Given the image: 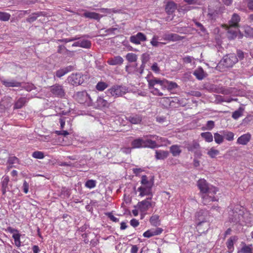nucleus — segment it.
Instances as JSON below:
<instances>
[{
  "label": "nucleus",
  "instance_id": "obj_10",
  "mask_svg": "<svg viewBox=\"0 0 253 253\" xmlns=\"http://www.w3.org/2000/svg\"><path fill=\"white\" fill-rule=\"evenodd\" d=\"M50 92L54 96L60 98L64 97L66 94L63 86L59 84L51 86Z\"/></svg>",
  "mask_w": 253,
  "mask_h": 253
},
{
  "label": "nucleus",
  "instance_id": "obj_25",
  "mask_svg": "<svg viewBox=\"0 0 253 253\" xmlns=\"http://www.w3.org/2000/svg\"><path fill=\"white\" fill-rule=\"evenodd\" d=\"M73 67L69 66L63 68H61L56 72L55 75L58 78H61L68 72L72 71Z\"/></svg>",
  "mask_w": 253,
  "mask_h": 253
},
{
  "label": "nucleus",
  "instance_id": "obj_13",
  "mask_svg": "<svg viewBox=\"0 0 253 253\" xmlns=\"http://www.w3.org/2000/svg\"><path fill=\"white\" fill-rule=\"evenodd\" d=\"M163 231V229L159 227L156 229H151L144 232L143 236L145 238H149L151 237L161 234Z\"/></svg>",
  "mask_w": 253,
  "mask_h": 253
},
{
  "label": "nucleus",
  "instance_id": "obj_51",
  "mask_svg": "<svg viewBox=\"0 0 253 253\" xmlns=\"http://www.w3.org/2000/svg\"><path fill=\"white\" fill-rule=\"evenodd\" d=\"M8 163L9 165L17 164L18 163V159L15 156L10 157L8 158Z\"/></svg>",
  "mask_w": 253,
  "mask_h": 253
},
{
  "label": "nucleus",
  "instance_id": "obj_52",
  "mask_svg": "<svg viewBox=\"0 0 253 253\" xmlns=\"http://www.w3.org/2000/svg\"><path fill=\"white\" fill-rule=\"evenodd\" d=\"M241 252L243 253H252V248L249 246H244L241 249Z\"/></svg>",
  "mask_w": 253,
  "mask_h": 253
},
{
  "label": "nucleus",
  "instance_id": "obj_3",
  "mask_svg": "<svg viewBox=\"0 0 253 253\" xmlns=\"http://www.w3.org/2000/svg\"><path fill=\"white\" fill-rule=\"evenodd\" d=\"M128 92V88L126 86L120 85H114L108 89L105 92L108 96H112L115 98L122 96Z\"/></svg>",
  "mask_w": 253,
  "mask_h": 253
},
{
  "label": "nucleus",
  "instance_id": "obj_53",
  "mask_svg": "<svg viewBox=\"0 0 253 253\" xmlns=\"http://www.w3.org/2000/svg\"><path fill=\"white\" fill-rule=\"evenodd\" d=\"M193 60H194V58L190 56H186L182 59L183 62L185 63H190Z\"/></svg>",
  "mask_w": 253,
  "mask_h": 253
},
{
  "label": "nucleus",
  "instance_id": "obj_33",
  "mask_svg": "<svg viewBox=\"0 0 253 253\" xmlns=\"http://www.w3.org/2000/svg\"><path fill=\"white\" fill-rule=\"evenodd\" d=\"M132 148H143V137L134 139L131 142Z\"/></svg>",
  "mask_w": 253,
  "mask_h": 253
},
{
  "label": "nucleus",
  "instance_id": "obj_44",
  "mask_svg": "<svg viewBox=\"0 0 253 253\" xmlns=\"http://www.w3.org/2000/svg\"><path fill=\"white\" fill-rule=\"evenodd\" d=\"M12 238L14 239L15 245L17 247H20L21 246L20 234L19 233L14 234L12 235Z\"/></svg>",
  "mask_w": 253,
  "mask_h": 253
},
{
  "label": "nucleus",
  "instance_id": "obj_45",
  "mask_svg": "<svg viewBox=\"0 0 253 253\" xmlns=\"http://www.w3.org/2000/svg\"><path fill=\"white\" fill-rule=\"evenodd\" d=\"M141 183L142 185L146 186V185H150V186H153V182L149 181L148 180L147 177L146 175H143L141 177Z\"/></svg>",
  "mask_w": 253,
  "mask_h": 253
},
{
  "label": "nucleus",
  "instance_id": "obj_16",
  "mask_svg": "<svg viewBox=\"0 0 253 253\" xmlns=\"http://www.w3.org/2000/svg\"><path fill=\"white\" fill-rule=\"evenodd\" d=\"M252 135L251 133L248 132L241 135L237 140V143L240 145H246L251 140Z\"/></svg>",
  "mask_w": 253,
  "mask_h": 253
},
{
  "label": "nucleus",
  "instance_id": "obj_5",
  "mask_svg": "<svg viewBox=\"0 0 253 253\" xmlns=\"http://www.w3.org/2000/svg\"><path fill=\"white\" fill-rule=\"evenodd\" d=\"M238 62L237 56L234 53H230L224 56L219 63V66L224 68L232 67Z\"/></svg>",
  "mask_w": 253,
  "mask_h": 253
},
{
  "label": "nucleus",
  "instance_id": "obj_15",
  "mask_svg": "<svg viewBox=\"0 0 253 253\" xmlns=\"http://www.w3.org/2000/svg\"><path fill=\"white\" fill-rule=\"evenodd\" d=\"M151 199L152 197H150L138 203L139 209L141 212L146 211L151 207V203L150 202Z\"/></svg>",
  "mask_w": 253,
  "mask_h": 253
},
{
  "label": "nucleus",
  "instance_id": "obj_56",
  "mask_svg": "<svg viewBox=\"0 0 253 253\" xmlns=\"http://www.w3.org/2000/svg\"><path fill=\"white\" fill-rule=\"evenodd\" d=\"M61 194L64 195V197H69L70 195V192L68 189L63 188L61 191Z\"/></svg>",
  "mask_w": 253,
  "mask_h": 253
},
{
  "label": "nucleus",
  "instance_id": "obj_31",
  "mask_svg": "<svg viewBox=\"0 0 253 253\" xmlns=\"http://www.w3.org/2000/svg\"><path fill=\"white\" fill-rule=\"evenodd\" d=\"M176 9V4L173 1L168 2L166 6V12L170 15L172 14Z\"/></svg>",
  "mask_w": 253,
  "mask_h": 253
},
{
  "label": "nucleus",
  "instance_id": "obj_50",
  "mask_svg": "<svg viewBox=\"0 0 253 253\" xmlns=\"http://www.w3.org/2000/svg\"><path fill=\"white\" fill-rule=\"evenodd\" d=\"M38 16L39 15H38L37 14H32L30 15L27 19V21L30 23L33 22L37 19Z\"/></svg>",
  "mask_w": 253,
  "mask_h": 253
},
{
  "label": "nucleus",
  "instance_id": "obj_46",
  "mask_svg": "<svg viewBox=\"0 0 253 253\" xmlns=\"http://www.w3.org/2000/svg\"><path fill=\"white\" fill-rule=\"evenodd\" d=\"M233 27H230L227 29V32L229 34V38L230 39H233L234 37L237 36V31L236 30H233Z\"/></svg>",
  "mask_w": 253,
  "mask_h": 253
},
{
  "label": "nucleus",
  "instance_id": "obj_40",
  "mask_svg": "<svg viewBox=\"0 0 253 253\" xmlns=\"http://www.w3.org/2000/svg\"><path fill=\"white\" fill-rule=\"evenodd\" d=\"M214 139L216 143L220 144L222 143L224 141V136L223 135H222L217 132H216L214 133Z\"/></svg>",
  "mask_w": 253,
  "mask_h": 253
},
{
  "label": "nucleus",
  "instance_id": "obj_6",
  "mask_svg": "<svg viewBox=\"0 0 253 253\" xmlns=\"http://www.w3.org/2000/svg\"><path fill=\"white\" fill-rule=\"evenodd\" d=\"M184 147L189 152L194 154V156L197 158H201L202 154L201 150V147L199 143L196 140L192 142H185Z\"/></svg>",
  "mask_w": 253,
  "mask_h": 253
},
{
  "label": "nucleus",
  "instance_id": "obj_37",
  "mask_svg": "<svg viewBox=\"0 0 253 253\" xmlns=\"http://www.w3.org/2000/svg\"><path fill=\"white\" fill-rule=\"evenodd\" d=\"M244 111V108L241 107H239L238 110L233 112L232 117L235 120H237L240 117L243 116Z\"/></svg>",
  "mask_w": 253,
  "mask_h": 253
},
{
  "label": "nucleus",
  "instance_id": "obj_21",
  "mask_svg": "<svg viewBox=\"0 0 253 253\" xmlns=\"http://www.w3.org/2000/svg\"><path fill=\"white\" fill-rule=\"evenodd\" d=\"M1 83L6 87H19L21 83L14 80H7L5 79H0Z\"/></svg>",
  "mask_w": 253,
  "mask_h": 253
},
{
  "label": "nucleus",
  "instance_id": "obj_9",
  "mask_svg": "<svg viewBox=\"0 0 253 253\" xmlns=\"http://www.w3.org/2000/svg\"><path fill=\"white\" fill-rule=\"evenodd\" d=\"M67 80L69 84L75 86L79 85L84 82L83 77L80 73L71 74L68 77Z\"/></svg>",
  "mask_w": 253,
  "mask_h": 253
},
{
  "label": "nucleus",
  "instance_id": "obj_63",
  "mask_svg": "<svg viewBox=\"0 0 253 253\" xmlns=\"http://www.w3.org/2000/svg\"><path fill=\"white\" fill-rule=\"evenodd\" d=\"M215 98V101H217L218 103H221L225 101V100L224 99V97L220 95H216Z\"/></svg>",
  "mask_w": 253,
  "mask_h": 253
},
{
  "label": "nucleus",
  "instance_id": "obj_32",
  "mask_svg": "<svg viewBox=\"0 0 253 253\" xmlns=\"http://www.w3.org/2000/svg\"><path fill=\"white\" fill-rule=\"evenodd\" d=\"M193 75L199 80H202L206 77V73L201 67H199L195 70Z\"/></svg>",
  "mask_w": 253,
  "mask_h": 253
},
{
  "label": "nucleus",
  "instance_id": "obj_24",
  "mask_svg": "<svg viewBox=\"0 0 253 253\" xmlns=\"http://www.w3.org/2000/svg\"><path fill=\"white\" fill-rule=\"evenodd\" d=\"M83 16L85 18L95 19L96 20H99L100 18L102 17V15H100L98 13H97L94 12H90L87 11H85L83 14Z\"/></svg>",
  "mask_w": 253,
  "mask_h": 253
},
{
  "label": "nucleus",
  "instance_id": "obj_19",
  "mask_svg": "<svg viewBox=\"0 0 253 253\" xmlns=\"http://www.w3.org/2000/svg\"><path fill=\"white\" fill-rule=\"evenodd\" d=\"M142 116L138 114H131L126 117V119L132 124H139L142 121Z\"/></svg>",
  "mask_w": 253,
  "mask_h": 253
},
{
  "label": "nucleus",
  "instance_id": "obj_57",
  "mask_svg": "<svg viewBox=\"0 0 253 253\" xmlns=\"http://www.w3.org/2000/svg\"><path fill=\"white\" fill-rule=\"evenodd\" d=\"M151 69L155 73H159L160 71L159 67L157 63H154L151 66Z\"/></svg>",
  "mask_w": 253,
  "mask_h": 253
},
{
  "label": "nucleus",
  "instance_id": "obj_30",
  "mask_svg": "<svg viewBox=\"0 0 253 253\" xmlns=\"http://www.w3.org/2000/svg\"><path fill=\"white\" fill-rule=\"evenodd\" d=\"M9 181V178L8 176L4 175L2 178L1 181V191L3 195H5L8 189V183Z\"/></svg>",
  "mask_w": 253,
  "mask_h": 253
},
{
  "label": "nucleus",
  "instance_id": "obj_28",
  "mask_svg": "<svg viewBox=\"0 0 253 253\" xmlns=\"http://www.w3.org/2000/svg\"><path fill=\"white\" fill-rule=\"evenodd\" d=\"M180 146L178 145H172L169 147L170 152L174 157H177L180 155L182 150Z\"/></svg>",
  "mask_w": 253,
  "mask_h": 253
},
{
  "label": "nucleus",
  "instance_id": "obj_26",
  "mask_svg": "<svg viewBox=\"0 0 253 253\" xmlns=\"http://www.w3.org/2000/svg\"><path fill=\"white\" fill-rule=\"evenodd\" d=\"M29 99L26 97H22L19 98L15 103L13 107L14 109H18L22 108L28 102Z\"/></svg>",
  "mask_w": 253,
  "mask_h": 253
},
{
  "label": "nucleus",
  "instance_id": "obj_1",
  "mask_svg": "<svg viewBox=\"0 0 253 253\" xmlns=\"http://www.w3.org/2000/svg\"><path fill=\"white\" fill-rule=\"evenodd\" d=\"M197 186L200 191L202 203L206 205L211 202L217 201L214 195L218 191L217 188L209 184L204 179H200L197 182Z\"/></svg>",
  "mask_w": 253,
  "mask_h": 253
},
{
  "label": "nucleus",
  "instance_id": "obj_36",
  "mask_svg": "<svg viewBox=\"0 0 253 253\" xmlns=\"http://www.w3.org/2000/svg\"><path fill=\"white\" fill-rule=\"evenodd\" d=\"M150 222L154 226H158L160 225V220L159 216L158 215H153L150 218Z\"/></svg>",
  "mask_w": 253,
  "mask_h": 253
},
{
  "label": "nucleus",
  "instance_id": "obj_62",
  "mask_svg": "<svg viewBox=\"0 0 253 253\" xmlns=\"http://www.w3.org/2000/svg\"><path fill=\"white\" fill-rule=\"evenodd\" d=\"M194 23L195 25H196L198 28H199L201 31L205 32L206 31L205 29L201 23L196 21H194Z\"/></svg>",
  "mask_w": 253,
  "mask_h": 253
},
{
  "label": "nucleus",
  "instance_id": "obj_35",
  "mask_svg": "<svg viewBox=\"0 0 253 253\" xmlns=\"http://www.w3.org/2000/svg\"><path fill=\"white\" fill-rule=\"evenodd\" d=\"M223 135L224 138L229 141H233L234 139V134L233 132L227 130L221 131Z\"/></svg>",
  "mask_w": 253,
  "mask_h": 253
},
{
  "label": "nucleus",
  "instance_id": "obj_2",
  "mask_svg": "<svg viewBox=\"0 0 253 253\" xmlns=\"http://www.w3.org/2000/svg\"><path fill=\"white\" fill-rule=\"evenodd\" d=\"M147 80L148 88L152 94L160 96L164 95V93L160 91V89L165 90L163 85V80L153 77L151 79H147Z\"/></svg>",
  "mask_w": 253,
  "mask_h": 253
},
{
  "label": "nucleus",
  "instance_id": "obj_55",
  "mask_svg": "<svg viewBox=\"0 0 253 253\" xmlns=\"http://www.w3.org/2000/svg\"><path fill=\"white\" fill-rule=\"evenodd\" d=\"M214 126V122L212 121H209L207 123V128L209 130L212 129Z\"/></svg>",
  "mask_w": 253,
  "mask_h": 253
},
{
  "label": "nucleus",
  "instance_id": "obj_58",
  "mask_svg": "<svg viewBox=\"0 0 253 253\" xmlns=\"http://www.w3.org/2000/svg\"><path fill=\"white\" fill-rule=\"evenodd\" d=\"M130 224L133 227H136L138 226L139 222L138 220L133 218L130 220Z\"/></svg>",
  "mask_w": 253,
  "mask_h": 253
},
{
  "label": "nucleus",
  "instance_id": "obj_49",
  "mask_svg": "<svg viewBox=\"0 0 253 253\" xmlns=\"http://www.w3.org/2000/svg\"><path fill=\"white\" fill-rule=\"evenodd\" d=\"M10 17V15L6 12L0 11V20L6 21H8Z\"/></svg>",
  "mask_w": 253,
  "mask_h": 253
},
{
  "label": "nucleus",
  "instance_id": "obj_20",
  "mask_svg": "<svg viewBox=\"0 0 253 253\" xmlns=\"http://www.w3.org/2000/svg\"><path fill=\"white\" fill-rule=\"evenodd\" d=\"M240 21V17L236 13H234L231 19L229 21L228 26L237 28L239 26V22Z\"/></svg>",
  "mask_w": 253,
  "mask_h": 253
},
{
  "label": "nucleus",
  "instance_id": "obj_29",
  "mask_svg": "<svg viewBox=\"0 0 253 253\" xmlns=\"http://www.w3.org/2000/svg\"><path fill=\"white\" fill-rule=\"evenodd\" d=\"M169 155V153L167 151L164 150H156L155 158L157 160H164L166 159Z\"/></svg>",
  "mask_w": 253,
  "mask_h": 253
},
{
  "label": "nucleus",
  "instance_id": "obj_41",
  "mask_svg": "<svg viewBox=\"0 0 253 253\" xmlns=\"http://www.w3.org/2000/svg\"><path fill=\"white\" fill-rule=\"evenodd\" d=\"M108 86V85L107 83L103 82H99L96 85V89L99 91H102L107 88Z\"/></svg>",
  "mask_w": 253,
  "mask_h": 253
},
{
  "label": "nucleus",
  "instance_id": "obj_54",
  "mask_svg": "<svg viewBox=\"0 0 253 253\" xmlns=\"http://www.w3.org/2000/svg\"><path fill=\"white\" fill-rule=\"evenodd\" d=\"M150 43L153 46H154V47H157L158 46V45L160 44H166V43L165 42H158V41L157 40H153V39H151V42H150Z\"/></svg>",
  "mask_w": 253,
  "mask_h": 253
},
{
  "label": "nucleus",
  "instance_id": "obj_23",
  "mask_svg": "<svg viewBox=\"0 0 253 253\" xmlns=\"http://www.w3.org/2000/svg\"><path fill=\"white\" fill-rule=\"evenodd\" d=\"M124 62L123 58L120 56H116L113 58H109L107 63L110 65H120L123 64Z\"/></svg>",
  "mask_w": 253,
  "mask_h": 253
},
{
  "label": "nucleus",
  "instance_id": "obj_7",
  "mask_svg": "<svg viewBox=\"0 0 253 253\" xmlns=\"http://www.w3.org/2000/svg\"><path fill=\"white\" fill-rule=\"evenodd\" d=\"M154 135H147L143 136V148L155 149L160 147V145H158L156 140L153 139Z\"/></svg>",
  "mask_w": 253,
  "mask_h": 253
},
{
  "label": "nucleus",
  "instance_id": "obj_17",
  "mask_svg": "<svg viewBox=\"0 0 253 253\" xmlns=\"http://www.w3.org/2000/svg\"><path fill=\"white\" fill-rule=\"evenodd\" d=\"M164 40L169 42H176L180 40V37L176 34L173 33H165L162 37Z\"/></svg>",
  "mask_w": 253,
  "mask_h": 253
},
{
  "label": "nucleus",
  "instance_id": "obj_39",
  "mask_svg": "<svg viewBox=\"0 0 253 253\" xmlns=\"http://www.w3.org/2000/svg\"><path fill=\"white\" fill-rule=\"evenodd\" d=\"M201 136L205 139L207 142H211L213 140V136L211 132H206L201 133Z\"/></svg>",
  "mask_w": 253,
  "mask_h": 253
},
{
  "label": "nucleus",
  "instance_id": "obj_59",
  "mask_svg": "<svg viewBox=\"0 0 253 253\" xmlns=\"http://www.w3.org/2000/svg\"><path fill=\"white\" fill-rule=\"evenodd\" d=\"M107 215H108V217L110 219V220H111L112 221H114V222H119V220L118 218L116 217L115 216H114L112 213H108L107 214Z\"/></svg>",
  "mask_w": 253,
  "mask_h": 253
},
{
  "label": "nucleus",
  "instance_id": "obj_64",
  "mask_svg": "<svg viewBox=\"0 0 253 253\" xmlns=\"http://www.w3.org/2000/svg\"><path fill=\"white\" fill-rule=\"evenodd\" d=\"M65 119L66 118H61L59 120V122L60 124V127L61 129H63L64 128V126L65 125Z\"/></svg>",
  "mask_w": 253,
  "mask_h": 253
},
{
  "label": "nucleus",
  "instance_id": "obj_42",
  "mask_svg": "<svg viewBox=\"0 0 253 253\" xmlns=\"http://www.w3.org/2000/svg\"><path fill=\"white\" fill-rule=\"evenodd\" d=\"M126 59L129 62H134L137 60V55L133 53H128L126 56Z\"/></svg>",
  "mask_w": 253,
  "mask_h": 253
},
{
  "label": "nucleus",
  "instance_id": "obj_12",
  "mask_svg": "<svg viewBox=\"0 0 253 253\" xmlns=\"http://www.w3.org/2000/svg\"><path fill=\"white\" fill-rule=\"evenodd\" d=\"M110 105V103L104 99L103 96H100L98 97L94 105L96 109L101 110L105 108H108Z\"/></svg>",
  "mask_w": 253,
  "mask_h": 253
},
{
  "label": "nucleus",
  "instance_id": "obj_38",
  "mask_svg": "<svg viewBox=\"0 0 253 253\" xmlns=\"http://www.w3.org/2000/svg\"><path fill=\"white\" fill-rule=\"evenodd\" d=\"M219 153V151L215 149L214 147H211L207 152V154L212 159L215 158Z\"/></svg>",
  "mask_w": 253,
  "mask_h": 253
},
{
  "label": "nucleus",
  "instance_id": "obj_8",
  "mask_svg": "<svg viewBox=\"0 0 253 253\" xmlns=\"http://www.w3.org/2000/svg\"><path fill=\"white\" fill-rule=\"evenodd\" d=\"M208 89L211 92L221 93L225 95L230 94L231 91L230 89L225 88L222 86L216 84H211L208 86Z\"/></svg>",
  "mask_w": 253,
  "mask_h": 253
},
{
  "label": "nucleus",
  "instance_id": "obj_48",
  "mask_svg": "<svg viewBox=\"0 0 253 253\" xmlns=\"http://www.w3.org/2000/svg\"><path fill=\"white\" fill-rule=\"evenodd\" d=\"M96 180L90 179L88 180L85 183V186L91 189L96 186Z\"/></svg>",
  "mask_w": 253,
  "mask_h": 253
},
{
  "label": "nucleus",
  "instance_id": "obj_27",
  "mask_svg": "<svg viewBox=\"0 0 253 253\" xmlns=\"http://www.w3.org/2000/svg\"><path fill=\"white\" fill-rule=\"evenodd\" d=\"M153 139L156 140L157 143H161L159 144L160 146H167L168 145H169L171 144V142L169 141L167 138L165 137H162L158 135H154L153 136Z\"/></svg>",
  "mask_w": 253,
  "mask_h": 253
},
{
  "label": "nucleus",
  "instance_id": "obj_60",
  "mask_svg": "<svg viewBox=\"0 0 253 253\" xmlns=\"http://www.w3.org/2000/svg\"><path fill=\"white\" fill-rule=\"evenodd\" d=\"M23 191L25 193H27L29 191V184L26 181H24L23 184Z\"/></svg>",
  "mask_w": 253,
  "mask_h": 253
},
{
  "label": "nucleus",
  "instance_id": "obj_4",
  "mask_svg": "<svg viewBox=\"0 0 253 253\" xmlns=\"http://www.w3.org/2000/svg\"><path fill=\"white\" fill-rule=\"evenodd\" d=\"M74 98L81 104H85L87 106H90L92 104V100L85 91L76 92L74 95Z\"/></svg>",
  "mask_w": 253,
  "mask_h": 253
},
{
  "label": "nucleus",
  "instance_id": "obj_14",
  "mask_svg": "<svg viewBox=\"0 0 253 253\" xmlns=\"http://www.w3.org/2000/svg\"><path fill=\"white\" fill-rule=\"evenodd\" d=\"M229 215L230 221L235 223L240 222L243 220V218H244V215L242 214V212L238 213L236 211H232V214L230 213Z\"/></svg>",
  "mask_w": 253,
  "mask_h": 253
},
{
  "label": "nucleus",
  "instance_id": "obj_34",
  "mask_svg": "<svg viewBox=\"0 0 253 253\" xmlns=\"http://www.w3.org/2000/svg\"><path fill=\"white\" fill-rule=\"evenodd\" d=\"M236 240L235 236L231 237L227 241L226 245L229 253H232L234 250V241Z\"/></svg>",
  "mask_w": 253,
  "mask_h": 253
},
{
  "label": "nucleus",
  "instance_id": "obj_18",
  "mask_svg": "<svg viewBox=\"0 0 253 253\" xmlns=\"http://www.w3.org/2000/svg\"><path fill=\"white\" fill-rule=\"evenodd\" d=\"M152 186L150 185H142L138 188V191L140 192V196L143 197L145 195H152Z\"/></svg>",
  "mask_w": 253,
  "mask_h": 253
},
{
  "label": "nucleus",
  "instance_id": "obj_61",
  "mask_svg": "<svg viewBox=\"0 0 253 253\" xmlns=\"http://www.w3.org/2000/svg\"><path fill=\"white\" fill-rule=\"evenodd\" d=\"M237 55L238 59L242 60L244 58V53L240 50H237Z\"/></svg>",
  "mask_w": 253,
  "mask_h": 253
},
{
  "label": "nucleus",
  "instance_id": "obj_22",
  "mask_svg": "<svg viewBox=\"0 0 253 253\" xmlns=\"http://www.w3.org/2000/svg\"><path fill=\"white\" fill-rule=\"evenodd\" d=\"M163 87L164 88L165 90L168 89V90H171L178 87L177 84L173 82L169 81L167 80L164 79L163 80Z\"/></svg>",
  "mask_w": 253,
  "mask_h": 253
},
{
  "label": "nucleus",
  "instance_id": "obj_43",
  "mask_svg": "<svg viewBox=\"0 0 253 253\" xmlns=\"http://www.w3.org/2000/svg\"><path fill=\"white\" fill-rule=\"evenodd\" d=\"M91 46V42L87 40H83L80 41V47L85 48H89Z\"/></svg>",
  "mask_w": 253,
  "mask_h": 253
},
{
  "label": "nucleus",
  "instance_id": "obj_11",
  "mask_svg": "<svg viewBox=\"0 0 253 253\" xmlns=\"http://www.w3.org/2000/svg\"><path fill=\"white\" fill-rule=\"evenodd\" d=\"M130 42L135 44H139L142 42L147 40L146 36L141 32H138L136 35L131 36L129 39Z\"/></svg>",
  "mask_w": 253,
  "mask_h": 253
},
{
  "label": "nucleus",
  "instance_id": "obj_47",
  "mask_svg": "<svg viewBox=\"0 0 253 253\" xmlns=\"http://www.w3.org/2000/svg\"><path fill=\"white\" fill-rule=\"evenodd\" d=\"M32 157L36 159H42L44 157V153L42 151H35L32 153Z\"/></svg>",
  "mask_w": 253,
  "mask_h": 253
}]
</instances>
